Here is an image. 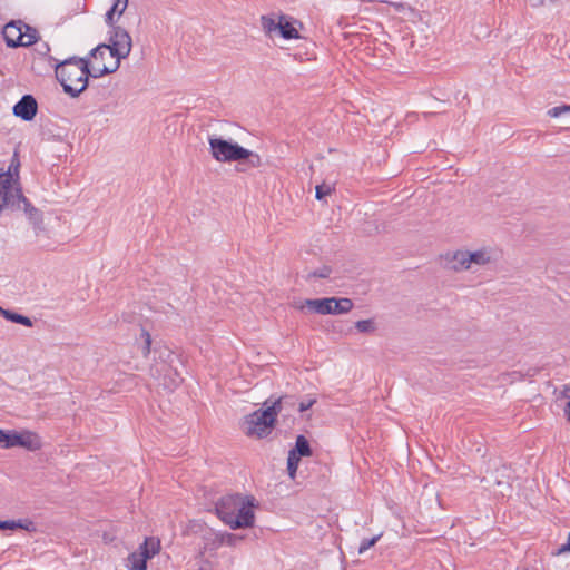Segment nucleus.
<instances>
[{
  "instance_id": "nucleus-1",
  "label": "nucleus",
  "mask_w": 570,
  "mask_h": 570,
  "mask_svg": "<svg viewBox=\"0 0 570 570\" xmlns=\"http://www.w3.org/2000/svg\"><path fill=\"white\" fill-rule=\"evenodd\" d=\"M109 45H99L91 50L92 69L95 78L115 72L121 59L129 56L132 48V39L127 30L115 27L109 39Z\"/></svg>"
},
{
  "instance_id": "nucleus-2",
  "label": "nucleus",
  "mask_w": 570,
  "mask_h": 570,
  "mask_svg": "<svg viewBox=\"0 0 570 570\" xmlns=\"http://www.w3.org/2000/svg\"><path fill=\"white\" fill-rule=\"evenodd\" d=\"M217 517L230 529L252 528L254 504L248 498L235 494L223 497L215 507Z\"/></svg>"
},
{
  "instance_id": "nucleus-3",
  "label": "nucleus",
  "mask_w": 570,
  "mask_h": 570,
  "mask_svg": "<svg viewBox=\"0 0 570 570\" xmlns=\"http://www.w3.org/2000/svg\"><path fill=\"white\" fill-rule=\"evenodd\" d=\"M56 77L65 92L71 97L79 96L88 86V76L95 77L92 59L72 57L56 66Z\"/></svg>"
},
{
  "instance_id": "nucleus-4",
  "label": "nucleus",
  "mask_w": 570,
  "mask_h": 570,
  "mask_svg": "<svg viewBox=\"0 0 570 570\" xmlns=\"http://www.w3.org/2000/svg\"><path fill=\"white\" fill-rule=\"evenodd\" d=\"M287 400V396H281L268 405L264 403V409L254 411L246 415L242 422V431L245 435L255 439H263L268 436L276 424L277 415L282 411V404Z\"/></svg>"
},
{
  "instance_id": "nucleus-5",
  "label": "nucleus",
  "mask_w": 570,
  "mask_h": 570,
  "mask_svg": "<svg viewBox=\"0 0 570 570\" xmlns=\"http://www.w3.org/2000/svg\"><path fill=\"white\" fill-rule=\"evenodd\" d=\"M20 163L14 154L6 174L0 175V216L4 212H17L21 209L24 196L19 183Z\"/></svg>"
},
{
  "instance_id": "nucleus-6",
  "label": "nucleus",
  "mask_w": 570,
  "mask_h": 570,
  "mask_svg": "<svg viewBox=\"0 0 570 570\" xmlns=\"http://www.w3.org/2000/svg\"><path fill=\"white\" fill-rule=\"evenodd\" d=\"M212 156L217 161H238L247 160V164L257 168L262 166L261 156L252 150H248L237 144H232L222 138H209Z\"/></svg>"
},
{
  "instance_id": "nucleus-7",
  "label": "nucleus",
  "mask_w": 570,
  "mask_h": 570,
  "mask_svg": "<svg viewBox=\"0 0 570 570\" xmlns=\"http://www.w3.org/2000/svg\"><path fill=\"white\" fill-rule=\"evenodd\" d=\"M353 306V301L347 297H325L305 299L298 308L303 309L307 307L320 315H341L351 312Z\"/></svg>"
},
{
  "instance_id": "nucleus-8",
  "label": "nucleus",
  "mask_w": 570,
  "mask_h": 570,
  "mask_svg": "<svg viewBox=\"0 0 570 570\" xmlns=\"http://www.w3.org/2000/svg\"><path fill=\"white\" fill-rule=\"evenodd\" d=\"M8 47H28L37 41V31L29 26L18 21L9 22L2 31Z\"/></svg>"
},
{
  "instance_id": "nucleus-9",
  "label": "nucleus",
  "mask_w": 570,
  "mask_h": 570,
  "mask_svg": "<svg viewBox=\"0 0 570 570\" xmlns=\"http://www.w3.org/2000/svg\"><path fill=\"white\" fill-rule=\"evenodd\" d=\"M0 446L3 449L20 446L28 451H37L42 446V442L40 436L31 431L0 430Z\"/></svg>"
},
{
  "instance_id": "nucleus-10",
  "label": "nucleus",
  "mask_w": 570,
  "mask_h": 570,
  "mask_svg": "<svg viewBox=\"0 0 570 570\" xmlns=\"http://www.w3.org/2000/svg\"><path fill=\"white\" fill-rule=\"evenodd\" d=\"M470 272L495 265L500 259V253L495 247L481 246L474 249H466Z\"/></svg>"
},
{
  "instance_id": "nucleus-11",
  "label": "nucleus",
  "mask_w": 570,
  "mask_h": 570,
  "mask_svg": "<svg viewBox=\"0 0 570 570\" xmlns=\"http://www.w3.org/2000/svg\"><path fill=\"white\" fill-rule=\"evenodd\" d=\"M442 263L444 268L454 273L470 272L466 249L464 248L445 253L442 256Z\"/></svg>"
},
{
  "instance_id": "nucleus-12",
  "label": "nucleus",
  "mask_w": 570,
  "mask_h": 570,
  "mask_svg": "<svg viewBox=\"0 0 570 570\" xmlns=\"http://www.w3.org/2000/svg\"><path fill=\"white\" fill-rule=\"evenodd\" d=\"M38 111V104L33 96L24 95L14 106L13 115L24 121H30L35 118Z\"/></svg>"
},
{
  "instance_id": "nucleus-13",
  "label": "nucleus",
  "mask_w": 570,
  "mask_h": 570,
  "mask_svg": "<svg viewBox=\"0 0 570 570\" xmlns=\"http://www.w3.org/2000/svg\"><path fill=\"white\" fill-rule=\"evenodd\" d=\"M150 372L151 375L158 380L161 374L165 373L163 385L166 389L174 390L180 383L178 373L176 371L171 373L170 364H167V362H164L160 366L158 364L151 366Z\"/></svg>"
},
{
  "instance_id": "nucleus-14",
  "label": "nucleus",
  "mask_w": 570,
  "mask_h": 570,
  "mask_svg": "<svg viewBox=\"0 0 570 570\" xmlns=\"http://www.w3.org/2000/svg\"><path fill=\"white\" fill-rule=\"evenodd\" d=\"M277 36L286 40L299 39V32L292 23L289 17L278 14Z\"/></svg>"
},
{
  "instance_id": "nucleus-15",
  "label": "nucleus",
  "mask_w": 570,
  "mask_h": 570,
  "mask_svg": "<svg viewBox=\"0 0 570 570\" xmlns=\"http://www.w3.org/2000/svg\"><path fill=\"white\" fill-rule=\"evenodd\" d=\"M259 21L265 36L274 39L277 36L278 14L262 16Z\"/></svg>"
},
{
  "instance_id": "nucleus-16",
  "label": "nucleus",
  "mask_w": 570,
  "mask_h": 570,
  "mask_svg": "<svg viewBox=\"0 0 570 570\" xmlns=\"http://www.w3.org/2000/svg\"><path fill=\"white\" fill-rule=\"evenodd\" d=\"M18 529H23L26 531H33L35 523L28 519H19V520H0V530H9L14 531Z\"/></svg>"
},
{
  "instance_id": "nucleus-17",
  "label": "nucleus",
  "mask_w": 570,
  "mask_h": 570,
  "mask_svg": "<svg viewBox=\"0 0 570 570\" xmlns=\"http://www.w3.org/2000/svg\"><path fill=\"white\" fill-rule=\"evenodd\" d=\"M333 273V268L330 265H322L313 269H307L304 278L308 283H315L318 279L328 278Z\"/></svg>"
},
{
  "instance_id": "nucleus-18",
  "label": "nucleus",
  "mask_w": 570,
  "mask_h": 570,
  "mask_svg": "<svg viewBox=\"0 0 570 570\" xmlns=\"http://www.w3.org/2000/svg\"><path fill=\"white\" fill-rule=\"evenodd\" d=\"M21 209H23V212L26 213L29 222L35 226V227H40V225L42 224V215H41V212L33 207L29 200L27 198H24V200L22 202L21 204Z\"/></svg>"
},
{
  "instance_id": "nucleus-19",
  "label": "nucleus",
  "mask_w": 570,
  "mask_h": 570,
  "mask_svg": "<svg viewBox=\"0 0 570 570\" xmlns=\"http://www.w3.org/2000/svg\"><path fill=\"white\" fill-rule=\"evenodd\" d=\"M160 549V542L158 539L150 537L139 547V552H142L145 558L148 560L158 553Z\"/></svg>"
},
{
  "instance_id": "nucleus-20",
  "label": "nucleus",
  "mask_w": 570,
  "mask_h": 570,
  "mask_svg": "<svg viewBox=\"0 0 570 570\" xmlns=\"http://www.w3.org/2000/svg\"><path fill=\"white\" fill-rule=\"evenodd\" d=\"M220 535L222 532H216L214 530H208L205 532L203 539H204V549L206 551H214L222 547L220 542Z\"/></svg>"
},
{
  "instance_id": "nucleus-21",
  "label": "nucleus",
  "mask_w": 570,
  "mask_h": 570,
  "mask_svg": "<svg viewBox=\"0 0 570 570\" xmlns=\"http://www.w3.org/2000/svg\"><path fill=\"white\" fill-rule=\"evenodd\" d=\"M147 559L142 552L135 551L128 557V567L130 570H146Z\"/></svg>"
},
{
  "instance_id": "nucleus-22",
  "label": "nucleus",
  "mask_w": 570,
  "mask_h": 570,
  "mask_svg": "<svg viewBox=\"0 0 570 570\" xmlns=\"http://www.w3.org/2000/svg\"><path fill=\"white\" fill-rule=\"evenodd\" d=\"M128 6V0H116L111 9L106 14V21L108 24L112 26L114 17L117 14L120 17Z\"/></svg>"
},
{
  "instance_id": "nucleus-23",
  "label": "nucleus",
  "mask_w": 570,
  "mask_h": 570,
  "mask_svg": "<svg viewBox=\"0 0 570 570\" xmlns=\"http://www.w3.org/2000/svg\"><path fill=\"white\" fill-rule=\"evenodd\" d=\"M0 312L1 315L8 321L22 324L24 326H32L31 320L27 316L3 308H0Z\"/></svg>"
},
{
  "instance_id": "nucleus-24",
  "label": "nucleus",
  "mask_w": 570,
  "mask_h": 570,
  "mask_svg": "<svg viewBox=\"0 0 570 570\" xmlns=\"http://www.w3.org/2000/svg\"><path fill=\"white\" fill-rule=\"evenodd\" d=\"M292 450H294L295 453H298L303 456L312 455V449L309 446L307 439L304 435H298L296 438L295 446Z\"/></svg>"
},
{
  "instance_id": "nucleus-25",
  "label": "nucleus",
  "mask_w": 570,
  "mask_h": 570,
  "mask_svg": "<svg viewBox=\"0 0 570 570\" xmlns=\"http://www.w3.org/2000/svg\"><path fill=\"white\" fill-rule=\"evenodd\" d=\"M302 456L303 455H301L298 453H295L294 450H291L288 452L287 471H288V475L291 476V479L295 478V474H296V471L298 469V464H299V461H301Z\"/></svg>"
},
{
  "instance_id": "nucleus-26",
  "label": "nucleus",
  "mask_w": 570,
  "mask_h": 570,
  "mask_svg": "<svg viewBox=\"0 0 570 570\" xmlns=\"http://www.w3.org/2000/svg\"><path fill=\"white\" fill-rule=\"evenodd\" d=\"M302 456L303 455H301L298 453H295L294 450H291L288 452L287 471H288V475L291 476V479L295 478V474H296V471L298 469V464H299V461H301Z\"/></svg>"
},
{
  "instance_id": "nucleus-27",
  "label": "nucleus",
  "mask_w": 570,
  "mask_h": 570,
  "mask_svg": "<svg viewBox=\"0 0 570 570\" xmlns=\"http://www.w3.org/2000/svg\"><path fill=\"white\" fill-rule=\"evenodd\" d=\"M243 539H244V537H242V535L227 533V532H222V535H220L222 544L229 546V547L237 546Z\"/></svg>"
},
{
  "instance_id": "nucleus-28",
  "label": "nucleus",
  "mask_w": 570,
  "mask_h": 570,
  "mask_svg": "<svg viewBox=\"0 0 570 570\" xmlns=\"http://www.w3.org/2000/svg\"><path fill=\"white\" fill-rule=\"evenodd\" d=\"M355 328L361 333H373L376 327L372 320H361L355 323Z\"/></svg>"
},
{
  "instance_id": "nucleus-29",
  "label": "nucleus",
  "mask_w": 570,
  "mask_h": 570,
  "mask_svg": "<svg viewBox=\"0 0 570 570\" xmlns=\"http://www.w3.org/2000/svg\"><path fill=\"white\" fill-rule=\"evenodd\" d=\"M333 191V187L328 184L317 185L315 188V196L318 200H322L326 196L331 195Z\"/></svg>"
},
{
  "instance_id": "nucleus-30",
  "label": "nucleus",
  "mask_w": 570,
  "mask_h": 570,
  "mask_svg": "<svg viewBox=\"0 0 570 570\" xmlns=\"http://www.w3.org/2000/svg\"><path fill=\"white\" fill-rule=\"evenodd\" d=\"M562 115H570V105H562L548 110V116L551 118H557Z\"/></svg>"
},
{
  "instance_id": "nucleus-31",
  "label": "nucleus",
  "mask_w": 570,
  "mask_h": 570,
  "mask_svg": "<svg viewBox=\"0 0 570 570\" xmlns=\"http://www.w3.org/2000/svg\"><path fill=\"white\" fill-rule=\"evenodd\" d=\"M381 535L382 534H379L371 539L363 540L358 548V554H363L366 550H368L371 547H373L379 541Z\"/></svg>"
},
{
  "instance_id": "nucleus-32",
  "label": "nucleus",
  "mask_w": 570,
  "mask_h": 570,
  "mask_svg": "<svg viewBox=\"0 0 570 570\" xmlns=\"http://www.w3.org/2000/svg\"><path fill=\"white\" fill-rule=\"evenodd\" d=\"M141 336L144 337L141 353L146 357L150 353L151 338L148 332H142Z\"/></svg>"
},
{
  "instance_id": "nucleus-33",
  "label": "nucleus",
  "mask_w": 570,
  "mask_h": 570,
  "mask_svg": "<svg viewBox=\"0 0 570 570\" xmlns=\"http://www.w3.org/2000/svg\"><path fill=\"white\" fill-rule=\"evenodd\" d=\"M532 8H540L547 4H554L557 0H527Z\"/></svg>"
},
{
  "instance_id": "nucleus-34",
  "label": "nucleus",
  "mask_w": 570,
  "mask_h": 570,
  "mask_svg": "<svg viewBox=\"0 0 570 570\" xmlns=\"http://www.w3.org/2000/svg\"><path fill=\"white\" fill-rule=\"evenodd\" d=\"M391 6L394 7V9L397 11V12H405V11H410L411 13H415L414 9H412L411 7H407L406 4L404 3H397V2H393L391 3Z\"/></svg>"
},
{
  "instance_id": "nucleus-35",
  "label": "nucleus",
  "mask_w": 570,
  "mask_h": 570,
  "mask_svg": "<svg viewBox=\"0 0 570 570\" xmlns=\"http://www.w3.org/2000/svg\"><path fill=\"white\" fill-rule=\"evenodd\" d=\"M567 552H570V532H569V537H568V541L567 543L560 546L556 552H553V554L556 556H560V554H563V553H567Z\"/></svg>"
},
{
  "instance_id": "nucleus-36",
  "label": "nucleus",
  "mask_w": 570,
  "mask_h": 570,
  "mask_svg": "<svg viewBox=\"0 0 570 570\" xmlns=\"http://www.w3.org/2000/svg\"><path fill=\"white\" fill-rule=\"evenodd\" d=\"M316 402L315 399H308V400H305V401H302L298 405V410L299 412H304L306 410H308L309 407L313 406V404Z\"/></svg>"
},
{
  "instance_id": "nucleus-37",
  "label": "nucleus",
  "mask_w": 570,
  "mask_h": 570,
  "mask_svg": "<svg viewBox=\"0 0 570 570\" xmlns=\"http://www.w3.org/2000/svg\"><path fill=\"white\" fill-rule=\"evenodd\" d=\"M495 484L498 488H500L499 492L502 495H505L511 488V485L508 482L497 481Z\"/></svg>"
},
{
  "instance_id": "nucleus-38",
  "label": "nucleus",
  "mask_w": 570,
  "mask_h": 570,
  "mask_svg": "<svg viewBox=\"0 0 570 570\" xmlns=\"http://www.w3.org/2000/svg\"><path fill=\"white\" fill-rule=\"evenodd\" d=\"M164 355H166V356H167V358H171V357H173V354H171V352H169V351H164V352H161V353L159 354V357H160V358H163V356H164Z\"/></svg>"
},
{
  "instance_id": "nucleus-39",
  "label": "nucleus",
  "mask_w": 570,
  "mask_h": 570,
  "mask_svg": "<svg viewBox=\"0 0 570 570\" xmlns=\"http://www.w3.org/2000/svg\"><path fill=\"white\" fill-rule=\"evenodd\" d=\"M109 59H108V56H102V57H99L98 58V62H105V63H108Z\"/></svg>"
},
{
  "instance_id": "nucleus-40",
  "label": "nucleus",
  "mask_w": 570,
  "mask_h": 570,
  "mask_svg": "<svg viewBox=\"0 0 570 570\" xmlns=\"http://www.w3.org/2000/svg\"><path fill=\"white\" fill-rule=\"evenodd\" d=\"M568 419L570 421V402L568 403Z\"/></svg>"
},
{
  "instance_id": "nucleus-41",
  "label": "nucleus",
  "mask_w": 570,
  "mask_h": 570,
  "mask_svg": "<svg viewBox=\"0 0 570 570\" xmlns=\"http://www.w3.org/2000/svg\"><path fill=\"white\" fill-rule=\"evenodd\" d=\"M6 174V170L0 169V175Z\"/></svg>"
},
{
  "instance_id": "nucleus-42",
  "label": "nucleus",
  "mask_w": 570,
  "mask_h": 570,
  "mask_svg": "<svg viewBox=\"0 0 570 570\" xmlns=\"http://www.w3.org/2000/svg\"><path fill=\"white\" fill-rule=\"evenodd\" d=\"M557 1L559 2L560 0H557Z\"/></svg>"
},
{
  "instance_id": "nucleus-43",
  "label": "nucleus",
  "mask_w": 570,
  "mask_h": 570,
  "mask_svg": "<svg viewBox=\"0 0 570 570\" xmlns=\"http://www.w3.org/2000/svg\"><path fill=\"white\" fill-rule=\"evenodd\" d=\"M200 570H203V569H200Z\"/></svg>"
}]
</instances>
